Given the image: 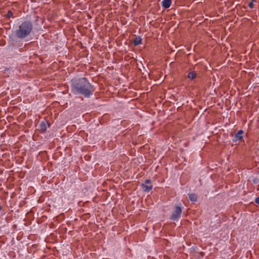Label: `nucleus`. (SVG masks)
Here are the masks:
<instances>
[{
  "label": "nucleus",
  "mask_w": 259,
  "mask_h": 259,
  "mask_svg": "<svg viewBox=\"0 0 259 259\" xmlns=\"http://www.w3.org/2000/svg\"><path fill=\"white\" fill-rule=\"evenodd\" d=\"M71 89L73 94L82 95L85 98H89L95 91L94 85L86 77L72 79Z\"/></svg>",
  "instance_id": "1"
},
{
  "label": "nucleus",
  "mask_w": 259,
  "mask_h": 259,
  "mask_svg": "<svg viewBox=\"0 0 259 259\" xmlns=\"http://www.w3.org/2000/svg\"><path fill=\"white\" fill-rule=\"evenodd\" d=\"M33 28L32 23L29 21L23 22L19 26V28L15 32V36L19 39H23L28 36L31 33Z\"/></svg>",
  "instance_id": "2"
},
{
  "label": "nucleus",
  "mask_w": 259,
  "mask_h": 259,
  "mask_svg": "<svg viewBox=\"0 0 259 259\" xmlns=\"http://www.w3.org/2000/svg\"><path fill=\"white\" fill-rule=\"evenodd\" d=\"M182 211V207L179 206H176L175 210L171 215L170 219L173 221H177L179 219Z\"/></svg>",
  "instance_id": "3"
},
{
  "label": "nucleus",
  "mask_w": 259,
  "mask_h": 259,
  "mask_svg": "<svg viewBox=\"0 0 259 259\" xmlns=\"http://www.w3.org/2000/svg\"><path fill=\"white\" fill-rule=\"evenodd\" d=\"M141 187L144 192H149L152 189V185L149 179L146 180L144 183L141 185Z\"/></svg>",
  "instance_id": "4"
},
{
  "label": "nucleus",
  "mask_w": 259,
  "mask_h": 259,
  "mask_svg": "<svg viewBox=\"0 0 259 259\" xmlns=\"http://www.w3.org/2000/svg\"><path fill=\"white\" fill-rule=\"evenodd\" d=\"M50 126L49 123L47 121H43L41 122V123L39 125V130L42 132L44 133L46 131L47 127Z\"/></svg>",
  "instance_id": "5"
},
{
  "label": "nucleus",
  "mask_w": 259,
  "mask_h": 259,
  "mask_svg": "<svg viewBox=\"0 0 259 259\" xmlns=\"http://www.w3.org/2000/svg\"><path fill=\"white\" fill-rule=\"evenodd\" d=\"M171 3V0H163L162 2V7L165 9H167L170 7Z\"/></svg>",
  "instance_id": "6"
},
{
  "label": "nucleus",
  "mask_w": 259,
  "mask_h": 259,
  "mask_svg": "<svg viewBox=\"0 0 259 259\" xmlns=\"http://www.w3.org/2000/svg\"><path fill=\"white\" fill-rule=\"evenodd\" d=\"M243 131L242 130H239L235 135V139L238 140H241L243 138L242 134Z\"/></svg>",
  "instance_id": "7"
},
{
  "label": "nucleus",
  "mask_w": 259,
  "mask_h": 259,
  "mask_svg": "<svg viewBox=\"0 0 259 259\" xmlns=\"http://www.w3.org/2000/svg\"><path fill=\"white\" fill-rule=\"evenodd\" d=\"M133 42L135 46H138L141 44L142 39L140 37H136L133 40Z\"/></svg>",
  "instance_id": "8"
},
{
  "label": "nucleus",
  "mask_w": 259,
  "mask_h": 259,
  "mask_svg": "<svg viewBox=\"0 0 259 259\" xmlns=\"http://www.w3.org/2000/svg\"><path fill=\"white\" fill-rule=\"evenodd\" d=\"M197 74L195 71L190 72L187 75V77L190 80H193L196 78Z\"/></svg>",
  "instance_id": "9"
},
{
  "label": "nucleus",
  "mask_w": 259,
  "mask_h": 259,
  "mask_svg": "<svg viewBox=\"0 0 259 259\" xmlns=\"http://www.w3.org/2000/svg\"><path fill=\"white\" fill-rule=\"evenodd\" d=\"M189 198L191 201L196 202L197 200V196L194 193L189 194Z\"/></svg>",
  "instance_id": "10"
},
{
  "label": "nucleus",
  "mask_w": 259,
  "mask_h": 259,
  "mask_svg": "<svg viewBox=\"0 0 259 259\" xmlns=\"http://www.w3.org/2000/svg\"><path fill=\"white\" fill-rule=\"evenodd\" d=\"M13 13L11 11L9 10L7 14H6V16L7 18H10L11 17H13Z\"/></svg>",
  "instance_id": "11"
},
{
  "label": "nucleus",
  "mask_w": 259,
  "mask_h": 259,
  "mask_svg": "<svg viewBox=\"0 0 259 259\" xmlns=\"http://www.w3.org/2000/svg\"><path fill=\"white\" fill-rule=\"evenodd\" d=\"M248 7L251 8V9H252L254 7V5L253 4V2H250L248 3Z\"/></svg>",
  "instance_id": "12"
},
{
  "label": "nucleus",
  "mask_w": 259,
  "mask_h": 259,
  "mask_svg": "<svg viewBox=\"0 0 259 259\" xmlns=\"http://www.w3.org/2000/svg\"><path fill=\"white\" fill-rule=\"evenodd\" d=\"M255 202L259 205V197L255 199Z\"/></svg>",
  "instance_id": "13"
},
{
  "label": "nucleus",
  "mask_w": 259,
  "mask_h": 259,
  "mask_svg": "<svg viewBox=\"0 0 259 259\" xmlns=\"http://www.w3.org/2000/svg\"><path fill=\"white\" fill-rule=\"evenodd\" d=\"M251 1H252L251 2H256V0H251Z\"/></svg>",
  "instance_id": "14"
},
{
  "label": "nucleus",
  "mask_w": 259,
  "mask_h": 259,
  "mask_svg": "<svg viewBox=\"0 0 259 259\" xmlns=\"http://www.w3.org/2000/svg\"><path fill=\"white\" fill-rule=\"evenodd\" d=\"M2 208H1V206H0V210H1Z\"/></svg>",
  "instance_id": "15"
}]
</instances>
